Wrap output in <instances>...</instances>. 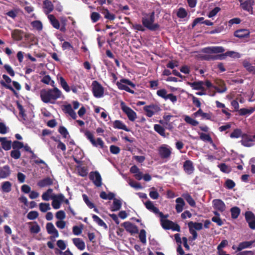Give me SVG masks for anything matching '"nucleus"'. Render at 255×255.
Returning <instances> with one entry per match:
<instances>
[{
  "instance_id": "f257e3e1",
  "label": "nucleus",
  "mask_w": 255,
  "mask_h": 255,
  "mask_svg": "<svg viewBox=\"0 0 255 255\" xmlns=\"http://www.w3.org/2000/svg\"><path fill=\"white\" fill-rule=\"evenodd\" d=\"M225 51L224 48L222 46H212L205 48L202 50V52L205 54L202 56L205 60L223 59L225 57L229 56L233 58H240L241 54L234 51H228L223 55H213L212 54H218Z\"/></svg>"
},
{
  "instance_id": "f03ea898",
  "label": "nucleus",
  "mask_w": 255,
  "mask_h": 255,
  "mask_svg": "<svg viewBox=\"0 0 255 255\" xmlns=\"http://www.w3.org/2000/svg\"><path fill=\"white\" fill-rule=\"evenodd\" d=\"M40 96L43 102L51 104H55L57 99L63 98L62 92L56 87L41 90Z\"/></svg>"
},
{
  "instance_id": "7ed1b4c3",
  "label": "nucleus",
  "mask_w": 255,
  "mask_h": 255,
  "mask_svg": "<svg viewBox=\"0 0 255 255\" xmlns=\"http://www.w3.org/2000/svg\"><path fill=\"white\" fill-rule=\"evenodd\" d=\"M154 14L153 12L145 15L142 19V24L150 30H154L159 27L157 23H154Z\"/></svg>"
},
{
  "instance_id": "20e7f679",
  "label": "nucleus",
  "mask_w": 255,
  "mask_h": 255,
  "mask_svg": "<svg viewBox=\"0 0 255 255\" xmlns=\"http://www.w3.org/2000/svg\"><path fill=\"white\" fill-rule=\"evenodd\" d=\"M116 85L120 90H125L131 94L134 93V91L130 89L128 86L134 88L135 85L129 80L126 79H121L119 81L117 82Z\"/></svg>"
},
{
  "instance_id": "39448f33",
  "label": "nucleus",
  "mask_w": 255,
  "mask_h": 255,
  "mask_svg": "<svg viewBox=\"0 0 255 255\" xmlns=\"http://www.w3.org/2000/svg\"><path fill=\"white\" fill-rule=\"evenodd\" d=\"M85 136L90 140L92 144L96 147L100 146L103 148L104 143L101 138H98L96 140L94 139L93 134L89 130H86L83 131Z\"/></svg>"
},
{
  "instance_id": "423d86ee",
  "label": "nucleus",
  "mask_w": 255,
  "mask_h": 255,
  "mask_svg": "<svg viewBox=\"0 0 255 255\" xmlns=\"http://www.w3.org/2000/svg\"><path fill=\"white\" fill-rule=\"evenodd\" d=\"M158 151L161 158H169L171 154L172 148L168 145L163 144L158 147Z\"/></svg>"
},
{
  "instance_id": "0eeeda50",
  "label": "nucleus",
  "mask_w": 255,
  "mask_h": 255,
  "mask_svg": "<svg viewBox=\"0 0 255 255\" xmlns=\"http://www.w3.org/2000/svg\"><path fill=\"white\" fill-rule=\"evenodd\" d=\"M120 105L122 110L127 115L128 119L131 121H134L137 117L135 112L129 107L127 106L123 101L121 102Z\"/></svg>"
},
{
  "instance_id": "6e6552de",
  "label": "nucleus",
  "mask_w": 255,
  "mask_h": 255,
  "mask_svg": "<svg viewBox=\"0 0 255 255\" xmlns=\"http://www.w3.org/2000/svg\"><path fill=\"white\" fill-rule=\"evenodd\" d=\"M143 109L146 113V115L148 117H151L161 111L160 107L154 104L146 106L143 108Z\"/></svg>"
},
{
  "instance_id": "1a4fd4ad",
  "label": "nucleus",
  "mask_w": 255,
  "mask_h": 255,
  "mask_svg": "<svg viewBox=\"0 0 255 255\" xmlns=\"http://www.w3.org/2000/svg\"><path fill=\"white\" fill-rule=\"evenodd\" d=\"M93 92L96 98H101L104 95L103 87L97 81H94L92 83Z\"/></svg>"
},
{
  "instance_id": "9d476101",
  "label": "nucleus",
  "mask_w": 255,
  "mask_h": 255,
  "mask_svg": "<svg viewBox=\"0 0 255 255\" xmlns=\"http://www.w3.org/2000/svg\"><path fill=\"white\" fill-rule=\"evenodd\" d=\"M90 179L93 181L94 184L97 187H101L102 185V177L98 171H93L90 173Z\"/></svg>"
},
{
  "instance_id": "9b49d317",
  "label": "nucleus",
  "mask_w": 255,
  "mask_h": 255,
  "mask_svg": "<svg viewBox=\"0 0 255 255\" xmlns=\"http://www.w3.org/2000/svg\"><path fill=\"white\" fill-rule=\"evenodd\" d=\"M64 196L62 194H58L53 197L52 206L55 209H58L61 207V203L64 200Z\"/></svg>"
},
{
  "instance_id": "f8f14e48",
  "label": "nucleus",
  "mask_w": 255,
  "mask_h": 255,
  "mask_svg": "<svg viewBox=\"0 0 255 255\" xmlns=\"http://www.w3.org/2000/svg\"><path fill=\"white\" fill-rule=\"evenodd\" d=\"M241 7L245 10L253 13V5L254 1L252 0H239Z\"/></svg>"
},
{
  "instance_id": "ddd939ff",
  "label": "nucleus",
  "mask_w": 255,
  "mask_h": 255,
  "mask_svg": "<svg viewBox=\"0 0 255 255\" xmlns=\"http://www.w3.org/2000/svg\"><path fill=\"white\" fill-rule=\"evenodd\" d=\"M245 218L250 228L255 230V215L252 212L248 211L245 213Z\"/></svg>"
},
{
  "instance_id": "4468645a",
  "label": "nucleus",
  "mask_w": 255,
  "mask_h": 255,
  "mask_svg": "<svg viewBox=\"0 0 255 255\" xmlns=\"http://www.w3.org/2000/svg\"><path fill=\"white\" fill-rule=\"evenodd\" d=\"M159 216L161 218L162 226L164 229H170L173 227L174 223L166 219L168 217V215H164L162 213H160Z\"/></svg>"
},
{
  "instance_id": "2eb2a0df",
  "label": "nucleus",
  "mask_w": 255,
  "mask_h": 255,
  "mask_svg": "<svg viewBox=\"0 0 255 255\" xmlns=\"http://www.w3.org/2000/svg\"><path fill=\"white\" fill-rule=\"evenodd\" d=\"M255 142V134L252 136H244L241 140L242 144L247 147L253 146Z\"/></svg>"
},
{
  "instance_id": "dca6fc26",
  "label": "nucleus",
  "mask_w": 255,
  "mask_h": 255,
  "mask_svg": "<svg viewBox=\"0 0 255 255\" xmlns=\"http://www.w3.org/2000/svg\"><path fill=\"white\" fill-rule=\"evenodd\" d=\"M46 227L47 233L49 234L52 235V236L51 237V239L52 238H55L59 237L58 231L56 229L52 223H48L46 224Z\"/></svg>"
},
{
  "instance_id": "f3484780",
  "label": "nucleus",
  "mask_w": 255,
  "mask_h": 255,
  "mask_svg": "<svg viewBox=\"0 0 255 255\" xmlns=\"http://www.w3.org/2000/svg\"><path fill=\"white\" fill-rule=\"evenodd\" d=\"M255 246V240L251 241H245L240 243L237 248V251H241L245 249L251 248Z\"/></svg>"
},
{
  "instance_id": "a211bd4d",
  "label": "nucleus",
  "mask_w": 255,
  "mask_h": 255,
  "mask_svg": "<svg viewBox=\"0 0 255 255\" xmlns=\"http://www.w3.org/2000/svg\"><path fill=\"white\" fill-rule=\"evenodd\" d=\"M213 206L215 209L223 212L226 208L225 203L220 199H214L212 201Z\"/></svg>"
},
{
  "instance_id": "6ab92c4d",
  "label": "nucleus",
  "mask_w": 255,
  "mask_h": 255,
  "mask_svg": "<svg viewBox=\"0 0 255 255\" xmlns=\"http://www.w3.org/2000/svg\"><path fill=\"white\" fill-rule=\"evenodd\" d=\"M183 169L186 173L191 174L194 171L193 162L190 160H186L183 163Z\"/></svg>"
},
{
  "instance_id": "aec40b11",
  "label": "nucleus",
  "mask_w": 255,
  "mask_h": 255,
  "mask_svg": "<svg viewBox=\"0 0 255 255\" xmlns=\"http://www.w3.org/2000/svg\"><path fill=\"white\" fill-rule=\"evenodd\" d=\"M123 226L127 231L130 234H135L138 232V229L136 226L129 222H126L123 224Z\"/></svg>"
},
{
  "instance_id": "412c9836",
  "label": "nucleus",
  "mask_w": 255,
  "mask_h": 255,
  "mask_svg": "<svg viewBox=\"0 0 255 255\" xmlns=\"http://www.w3.org/2000/svg\"><path fill=\"white\" fill-rule=\"evenodd\" d=\"M72 241L74 245L80 251H83L85 249V242L80 238H74Z\"/></svg>"
},
{
  "instance_id": "4be33fe9",
  "label": "nucleus",
  "mask_w": 255,
  "mask_h": 255,
  "mask_svg": "<svg viewBox=\"0 0 255 255\" xmlns=\"http://www.w3.org/2000/svg\"><path fill=\"white\" fill-rule=\"evenodd\" d=\"M2 78L4 81H1L0 84L6 88L14 92L13 88L9 85L11 82V79L6 75H3Z\"/></svg>"
},
{
  "instance_id": "5701e85b",
  "label": "nucleus",
  "mask_w": 255,
  "mask_h": 255,
  "mask_svg": "<svg viewBox=\"0 0 255 255\" xmlns=\"http://www.w3.org/2000/svg\"><path fill=\"white\" fill-rule=\"evenodd\" d=\"M64 111L65 113L68 114L73 119L75 120L77 118L76 113L73 110L70 104H68L64 106Z\"/></svg>"
},
{
  "instance_id": "b1692460",
  "label": "nucleus",
  "mask_w": 255,
  "mask_h": 255,
  "mask_svg": "<svg viewBox=\"0 0 255 255\" xmlns=\"http://www.w3.org/2000/svg\"><path fill=\"white\" fill-rule=\"evenodd\" d=\"M131 173L134 174L135 178L138 180L142 179V173L140 171L139 168L135 165H133L130 168Z\"/></svg>"
},
{
  "instance_id": "393cba45",
  "label": "nucleus",
  "mask_w": 255,
  "mask_h": 255,
  "mask_svg": "<svg viewBox=\"0 0 255 255\" xmlns=\"http://www.w3.org/2000/svg\"><path fill=\"white\" fill-rule=\"evenodd\" d=\"M53 180L50 177H46L44 179H43L40 181H39L37 183V185L41 187H44L49 185L52 184Z\"/></svg>"
},
{
  "instance_id": "a878e982",
  "label": "nucleus",
  "mask_w": 255,
  "mask_h": 255,
  "mask_svg": "<svg viewBox=\"0 0 255 255\" xmlns=\"http://www.w3.org/2000/svg\"><path fill=\"white\" fill-rule=\"evenodd\" d=\"M250 35V31L246 29H242L237 30L235 32V36L239 38L247 37Z\"/></svg>"
},
{
  "instance_id": "bb28decb",
  "label": "nucleus",
  "mask_w": 255,
  "mask_h": 255,
  "mask_svg": "<svg viewBox=\"0 0 255 255\" xmlns=\"http://www.w3.org/2000/svg\"><path fill=\"white\" fill-rule=\"evenodd\" d=\"M146 208L151 212H153L155 214H158L160 213L157 208L155 207L153 203L150 201H148L144 203Z\"/></svg>"
},
{
  "instance_id": "cd10ccee",
  "label": "nucleus",
  "mask_w": 255,
  "mask_h": 255,
  "mask_svg": "<svg viewBox=\"0 0 255 255\" xmlns=\"http://www.w3.org/2000/svg\"><path fill=\"white\" fill-rule=\"evenodd\" d=\"M188 84L194 90H202L203 91L204 90V88L203 87L204 83L202 81L194 82L193 83L188 82Z\"/></svg>"
},
{
  "instance_id": "c85d7f7f",
  "label": "nucleus",
  "mask_w": 255,
  "mask_h": 255,
  "mask_svg": "<svg viewBox=\"0 0 255 255\" xmlns=\"http://www.w3.org/2000/svg\"><path fill=\"white\" fill-rule=\"evenodd\" d=\"M176 205L175 207L176 211L178 213L181 212L183 210V207L185 204L183 199L181 198H178L176 199Z\"/></svg>"
},
{
  "instance_id": "c756f323",
  "label": "nucleus",
  "mask_w": 255,
  "mask_h": 255,
  "mask_svg": "<svg viewBox=\"0 0 255 255\" xmlns=\"http://www.w3.org/2000/svg\"><path fill=\"white\" fill-rule=\"evenodd\" d=\"M0 142L1 143L2 148L5 150H9L11 147V142L5 137H0Z\"/></svg>"
},
{
  "instance_id": "7c9ffc66",
  "label": "nucleus",
  "mask_w": 255,
  "mask_h": 255,
  "mask_svg": "<svg viewBox=\"0 0 255 255\" xmlns=\"http://www.w3.org/2000/svg\"><path fill=\"white\" fill-rule=\"evenodd\" d=\"M55 195H56L53 193V190L49 188L43 193L42 195V199L44 201H49L50 199H52L53 197Z\"/></svg>"
},
{
  "instance_id": "2f4dec72",
  "label": "nucleus",
  "mask_w": 255,
  "mask_h": 255,
  "mask_svg": "<svg viewBox=\"0 0 255 255\" xmlns=\"http://www.w3.org/2000/svg\"><path fill=\"white\" fill-rule=\"evenodd\" d=\"M43 9L45 13L48 14L53 9V5L52 2L48 0L43 1Z\"/></svg>"
},
{
  "instance_id": "473e14b6",
  "label": "nucleus",
  "mask_w": 255,
  "mask_h": 255,
  "mask_svg": "<svg viewBox=\"0 0 255 255\" xmlns=\"http://www.w3.org/2000/svg\"><path fill=\"white\" fill-rule=\"evenodd\" d=\"M10 174L9 167L5 165L2 168L0 169V178H5L8 177Z\"/></svg>"
},
{
  "instance_id": "72a5a7b5",
  "label": "nucleus",
  "mask_w": 255,
  "mask_h": 255,
  "mask_svg": "<svg viewBox=\"0 0 255 255\" xmlns=\"http://www.w3.org/2000/svg\"><path fill=\"white\" fill-rule=\"evenodd\" d=\"M48 18L50 21V23L55 28L57 29L60 28L59 22L53 15L49 14L48 15Z\"/></svg>"
},
{
  "instance_id": "f704fd0d",
  "label": "nucleus",
  "mask_w": 255,
  "mask_h": 255,
  "mask_svg": "<svg viewBox=\"0 0 255 255\" xmlns=\"http://www.w3.org/2000/svg\"><path fill=\"white\" fill-rule=\"evenodd\" d=\"M11 186L10 182L4 181L1 184V190L3 192H9L11 190Z\"/></svg>"
},
{
  "instance_id": "c9c22d12",
  "label": "nucleus",
  "mask_w": 255,
  "mask_h": 255,
  "mask_svg": "<svg viewBox=\"0 0 255 255\" xmlns=\"http://www.w3.org/2000/svg\"><path fill=\"white\" fill-rule=\"evenodd\" d=\"M154 129L162 136L164 137L167 136L165 132V129L161 126L158 124L154 125Z\"/></svg>"
},
{
  "instance_id": "e433bc0d",
  "label": "nucleus",
  "mask_w": 255,
  "mask_h": 255,
  "mask_svg": "<svg viewBox=\"0 0 255 255\" xmlns=\"http://www.w3.org/2000/svg\"><path fill=\"white\" fill-rule=\"evenodd\" d=\"M122 206V202L120 200L116 198L114 199L113 204L111 207V210L112 211H116L119 210Z\"/></svg>"
},
{
  "instance_id": "4c0bfd02",
  "label": "nucleus",
  "mask_w": 255,
  "mask_h": 255,
  "mask_svg": "<svg viewBox=\"0 0 255 255\" xmlns=\"http://www.w3.org/2000/svg\"><path fill=\"white\" fill-rule=\"evenodd\" d=\"M59 83L63 89L67 92H69L70 91V88L67 84L65 80L62 77H59L58 78Z\"/></svg>"
},
{
  "instance_id": "58836bf2",
  "label": "nucleus",
  "mask_w": 255,
  "mask_h": 255,
  "mask_svg": "<svg viewBox=\"0 0 255 255\" xmlns=\"http://www.w3.org/2000/svg\"><path fill=\"white\" fill-rule=\"evenodd\" d=\"M188 227L195 230H201L203 228V224L201 223L190 222L188 223Z\"/></svg>"
},
{
  "instance_id": "ea45409f",
  "label": "nucleus",
  "mask_w": 255,
  "mask_h": 255,
  "mask_svg": "<svg viewBox=\"0 0 255 255\" xmlns=\"http://www.w3.org/2000/svg\"><path fill=\"white\" fill-rule=\"evenodd\" d=\"M114 127L116 128L122 129L127 131H128L126 126L120 121H115L114 123Z\"/></svg>"
},
{
  "instance_id": "a19ab883",
  "label": "nucleus",
  "mask_w": 255,
  "mask_h": 255,
  "mask_svg": "<svg viewBox=\"0 0 255 255\" xmlns=\"http://www.w3.org/2000/svg\"><path fill=\"white\" fill-rule=\"evenodd\" d=\"M93 220L99 226L103 227L105 229H107L108 227L105 222L100 219L98 216L93 215L92 216Z\"/></svg>"
},
{
  "instance_id": "79ce46f5",
  "label": "nucleus",
  "mask_w": 255,
  "mask_h": 255,
  "mask_svg": "<svg viewBox=\"0 0 255 255\" xmlns=\"http://www.w3.org/2000/svg\"><path fill=\"white\" fill-rule=\"evenodd\" d=\"M31 24L33 28L35 29L38 31H41L43 28L42 23L40 21H33L31 22Z\"/></svg>"
},
{
  "instance_id": "37998d69",
  "label": "nucleus",
  "mask_w": 255,
  "mask_h": 255,
  "mask_svg": "<svg viewBox=\"0 0 255 255\" xmlns=\"http://www.w3.org/2000/svg\"><path fill=\"white\" fill-rule=\"evenodd\" d=\"M184 117L185 121L187 123H188L193 126H196L199 124V122L198 121L192 119V118H191L190 117H189L188 116L186 115V116H184Z\"/></svg>"
},
{
  "instance_id": "c03bdc74",
  "label": "nucleus",
  "mask_w": 255,
  "mask_h": 255,
  "mask_svg": "<svg viewBox=\"0 0 255 255\" xmlns=\"http://www.w3.org/2000/svg\"><path fill=\"white\" fill-rule=\"evenodd\" d=\"M41 81L47 85H50L51 86H54V82L52 80H51V77L49 75L44 76L42 79L41 80Z\"/></svg>"
},
{
  "instance_id": "a18cd8bd",
  "label": "nucleus",
  "mask_w": 255,
  "mask_h": 255,
  "mask_svg": "<svg viewBox=\"0 0 255 255\" xmlns=\"http://www.w3.org/2000/svg\"><path fill=\"white\" fill-rule=\"evenodd\" d=\"M39 210L42 212H46L50 210L51 208L50 204L47 203H41L39 204Z\"/></svg>"
},
{
  "instance_id": "49530a36",
  "label": "nucleus",
  "mask_w": 255,
  "mask_h": 255,
  "mask_svg": "<svg viewBox=\"0 0 255 255\" xmlns=\"http://www.w3.org/2000/svg\"><path fill=\"white\" fill-rule=\"evenodd\" d=\"M214 214L216 216L212 218V221L217 223L218 226H222L223 222L219 217V214L217 211H215Z\"/></svg>"
},
{
  "instance_id": "de8ad7c7",
  "label": "nucleus",
  "mask_w": 255,
  "mask_h": 255,
  "mask_svg": "<svg viewBox=\"0 0 255 255\" xmlns=\"http://www.w3.org/2000/svg\"><path fill=\"white\" fill-rule=\"evenodd\" d=\"M240 209L237 207H234L231 209L232 218L236 219L240 214Z\"/></svg>"
},
{
  "instance_id": "09e8293b",
  "label": "nucleus",
  "mask_w": 255,
  "mask_h": 255,
  "mask_svg": "<svg viewBox=\"0 0 255 255\" xmlns=\"http://www.w3.org/2000/svg\"><path fill=\"white\" fill-rule=\"evenodd\" d=\"M194 116L195 117L201 116L202 118L206 119H210L211 118V116L209 114L204 113L200 109L194 114Z\"/></svg>"
},
{
  "instance_id": "8fccbe9b",
  "label": "nucleus",
  "mask_w": 255,
  "mask_h": 255,
  "mask_svg": "<svg viewBox=\"0 0 255 255\" xmlns=\"http://www.w3.org/2000/svg\"><path fill=\"white\" fill-rule=\"evenodd\" d=\"M183 197L187 201L188 204L192 207L195 206V202L192 198V197L188 194H185L183 195Z\"/></svg>"
},
{
  "instance_id": "3c124183",
  "label": "nucleus",
  "mask_w": 255,
  "mask_h": 255,
  "mask_svg": "<svg viewBox=\"0 0 255 255\" xmlns=\"http://www.w3.org/2000/svg\"><path fill=\"white\" fill-rule=\"evenodd\" d=\"M255 111V109L251 108L250 109L243 108L239 110L240 115H246L247 114H251Z\"/></svg>"
},
{
  "instance_id": "603ef678",
  "label": "nucleus",
  "mask_w": 255,
  "mask_h": 255,
  "mask_svg": "<svg viewBox=\"0 0 255 255\" xmlns=\"http://www.w3.org/2000/svg\"><path fill=\"white\" fill-rule=\"evenodd\" d=\"M77 171L79 174L83 177L87 176L88 174L87 169L85 167L78 166H77Z\"/></svg>"
},
{
  "instance_id": "864d4df0",
  "label": "nucleus",
  "mask_w": 255,
  "mask_h": 255,
  "mask_svg": "<svg viewBox=\"0 0 255 255\" xmlns=\"http://www.w3.org/2000/svg\"><path fill=\"white\" fill-rule=\"evenodd\" d=\"M12 38L16 40H19L22 38L20 31L18 30H15L11 33Z\"/></svg>"
},
{
  "instance_id": "5fc2aeb1",
  "label": "nucleus",
  "mask_w": 255,
  "mask_h": 255,
  "mask_svg": "<svg viewBox=\"0 0 255 255\" xmlns=\"http://www.w3.org/2000/svg\"><path fill=\"white\" fill-rule=\"evenodd\" d=\"M200 138L201 140L205 141L212 142V139L209 134L204 133H200Z\"/></svg>"
},
{
  "instance_id": "6e6d98bb",
  "label": "nucleus",
  "mask_w": 255,
  "mask_h": 255,
  "mask_svg": "<svg viewBox=\"0 0 255 255\" xmlns=\"http://www.w3.org/2000/svg\"><path fill=\"white\" fill-rule=\"evenodd\" d=\"M228 241L227 240H223L221 242V243L217 247L218 253V255L220 254V253L225 252L222 249L224 247H225L228 245Z\"/></svg>"
},
{
  "instance_id": "4d7b16f0",
  "label": "nucleus",
  "mask_w": 255,
  "mask_h": 255,
  "mask_svg": "<svg viewBox=\"0 0 255 255\" xmlns=\"http://www.w3.org/2000/svg\"><path fill=\"white\" fill-rule=\"evenodd\" d=\"M242 131L239 128L235 129L230 134L231 138H239L242 135Z\"/></svg>"
},
{
  "instance_id": "13d9d810",
  "label": "nucleus",
  "mask_w": 255,
  "mask_h": 255,
  "mask_svg": "<svg viewBox=\"0 0 255 255\" xmlns=\"http://www.w3.org/2000/svg\"><path fill=\"white\" fill-rule=\"evenodd\" d=\"M149 194L150 197L153 199H157L159 197V194L154 187L151 188V191Z\"/></svg>"
},
{
  "instance_id": "bf43d9fd",
  "label": "nucleus",
  "mask_w": 255,
  "mask_h": 255,
  "mask_svg": "<svg viewBox=\"0 0 255 255\" xmlns=\"http://www.w3.org/2000/svg\"><path fill=\"white\" fill-rule=\"evenodd\" d=\"M40 228L37 224H33L30 227V231L32 233L37 234L40 232Z\"/></svg>"
},
{
  "instance_id": "052dcab7",
  "label": "nucleus",
  "mask_w": 255,
  "mask_h": 255,
  "mask_svg": "<svg viewBox=\"0 0 255 255\" xmlns=\"http://www.w3.org/2000/svg\"><path fill=\"white\" fill-rule=\"evenodd\" d=\"M9 128L3 123H0V133L4 134L8 132Z\"/></svg>"
},
{
  "instance_id": "680f3d73",
  "label": "nucleus",
  "mask_w": 255,
  "mask_h": 255,
  "mask_svg": "<svg viewBox=\"0 0 255 255\" xmlns=\"http://www.w3.org/2000/svg\"><path fill=\"white\" fill-rule=\"evenodd\" d=\"M103 14L104 15V17L111 20H113L115 18V15L109 12L108 9H106L105 11L103 12Z\"/></svg>"
},
{
  "instance_id": "e2e57ef3",
  "label": "nucleus",
  "mask_w": 255,
  "mask_h": 255,
  "mask_svg": "<svg viewBox=\"0 0 255 255\" xmlns=\"http://www.w3.org/2000/svg\"><path fill=\"white\" fill-rule=\"evenodd\" d=\"M139 238L140 241L143 244H146V232L144 230H141L140 231L139 235Z\"/></svg>"
},
{
  "instance_id": "0e129e2a",
  "label": "nucleus",
  "mask_w": 255,
  "mask_h": 255,
  "mask_svg": "<svg viewBox=\"0 0 255 255\" xmlns=\"http://www.w3.org/2000/svg\"><path fill=\"white\" fill-rule=\"evenodd\" d=\"M156 94L159 97L166 100V97L168 94H167V91L165 89H163L159 90L157 91Z\"/></svg>"
},
{
  "instance_id": "69168bd1",
  "label": "nucleus",
  "mask_w": 255,
  "mask_h": 255,
  "mask_svg": "<svg viewBox=\"0 0 255 255\" xmlns=\"http://www.w3.org/2000/svg\"><path fill=\"white\" fill-rule=\"evenodd\" d=\"M221 9L219 7H215L213 10H212L208 14L207 16L209 18H212L215 16L220 11Z\"/></svg>"
},
{
  "instance_id": "338daca9",
  "label": "nucleus",
  "mask_w": 255,
  "mask_h": 255,
  "mask_svg": "<svg viewBox=\"0 0 255 255\" xmlns=\"http://www.w3.org/2000/svg\"><path fill=\"white\" fill-rule=\"evenodd\" d=\"M38 213L35 211H32L29 212L27 215V217L29 220H34L37 218Z\"/></svg>"
},
{
  "instance_id": "774afa93",
  "label": "nucleus",
  "mask_w": 255,
  "mask_h": 255,
  "mask_svg": "<svg viewBox=\"0 0 255 255\" xmlns=\"http://www.w3.org/2000/svg\"><path fill=\"white\" fill-rule=\"evenodd\" d=\"M59 132L63 135V137L67 138L69 136L67 129L64 127H60L59 128Z\"/></svg>"
}]
</instances>
